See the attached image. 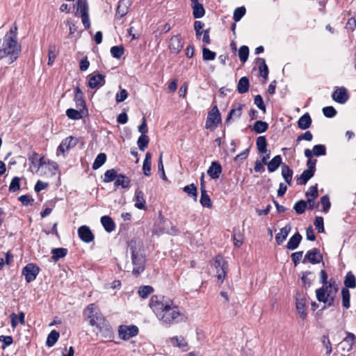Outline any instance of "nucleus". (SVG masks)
I'll return each mask as SVG.
<instances>
[{
  "instance_id": "obj_1",
  "label": "nucleus",
  "mask_w": 356,
  "mask_h": 356,
  "mask_svg": "<svg viewBox=\"0 0 356 356\" xmlns=\"http://www.w3.org/2000/svg\"><path fill=\"white\" fill-rule=\"evenodd\" d=\"M149 305L158 318L164 323L178 322V318L181 316L178 307L174 305L170 298L164 296H152Z\"/></svg>"
},
{
  "instance_id": "obj_2",
  "label": "nucleus",
  "mask_w": 356,
  "mask_h": 356,
  "mask_svg": "<svg viewBox=\"0 0 356 356\" xmlns=\"http://www.w3.org/2000/svg\"><path fill=\"white\" fill-rule=\"evenodd\" d=\"M127 258H130L131 263H126L125 270L131 272L136 277L139 276L145 270L146 265V257L141 240L134 238L128 243Z\"/></svg>"
},
{
  "instance_id": "obj_3",
  "label": "nucleus",
  "mask_w": 356,
  "mask_h": 356,
  "mask_svg": "<svg viewBox=\"0 0 356 356\" xmlns=\"http://www.w3.org/2000/svg\"><path fill=\"white\" fill-rule=\"evenodd\" d=\"M86 310L90 313L88 316L90 324L96 326L99 330V334L105 339H111L113 338V331L111 326L103 315L98 312L95 305L90 304L88 305Z\"/></svg>"
},
{
  "instance_id": "obj_4",
  "label": "nucleus",
  "mask_w": 356,
  "mask_h": 356,
  "mask_svg": "<svg viewBox=\"0 0 356 356\" xmlns=\"http://www.w3.org/2000/svg\"><path fill=\"white\" fill-rule=\"evenodd\" d=\"M21 51V47L17 44V38L5 35L3 38V48L0 49V59L8 55L14 56V59L18 57Z\"/></svg>"
},
{
  "instance_id": "obj_5",
  "label": "nucleus",
  "mask_w": 356,
  "mask_h": 356,
  "mask_svg": "<svg viewBox=\"0 0 356 356\" xmlns=\"http://www.w3.org/2000/svg\"><path fill=\"white\" fill-rule=\"evenodd\" d=\"M220 122L221 115L219 112L218 106L215 105L208 113L205 127L206 129H209L211 131H214Z\"/></svg>"
},
{
  "instance_id": "obj_6",
  "label": "nucleus",
  "mask_w": 356,
  "mask_h": 356,
  "mask_svg": "<svg viewBox=\"0 0 356 356\" xmlns=\"http://www.w3.org/2000/svg\"><path fill=\"white\" fill-rule=\"evenodd\" d=\"M355 339V337L353 333L347 332L346 337L338 344L341 356H346L347 353L352 350Z\"/></svg>"
},
{
  "instance_id": "obj_7",
  "label": "nucleus",
  "mask_w": 356,
  "mask_h": 356,
  "mask_svg": "<svg viewBox=\"0 0 356 356\" xmlns=\"http://www.w3.org/2000/svg\"><path fill=\"white\" fill-rule=\"evenodd\" d=\"M214 265L217 269L218 280L222 282L226 276L228 264L222 257L218 256L215 259Z\"/></svg>"
},
{
  "instance_id": "obj_8",
  "label": "nucleus",
  "mask_w": 356,
  "mask_h": 356,
  "mask_svg": "<svg viewBox=\"0 0 356 356\" xmlns=\"http://www.w3.org/2000/svg\"><path fill=\"white\" fill-rule=\"evenodd\" d=\"M40 271L39 267L31 263L27 264L22 270V275H24L27 282L33 281Z\"/></svg>"
},
{
  "instance_id": "obj_9",
  "label": "nucleus",
  "mask_w": 356,
  "mask_h": 356,
  "mask_svg": "<svg viewBox=\"0 0 356 356\" xmlns=\"http://www.w3.org/2000/svg\"><path fill=\"white\" fill-rule=\"evenodd\" d=\"M118 332L121 339L127 340L138 334V328L136 325H120Z\"/></svg>"
},
{
  "instance_id": "obj_10",
  "label": "nucleus",
  "mask_w": 356,
  "mask_h": 356,
  "mask_svg": "<svg viewBox=\"0 0 356 356\" xmlns=\"http://www.w3.org/2000/svg\"><path fill=\"white\" fill-rule=\"evenodd\" d=\"M323 261V256L317 248L309 250L302 261L303 263L309 261L313 264H319Z\"/></svg>"
},
{
  "instance_id": "obj_11",
  "label": "nucleus",
  "mask_w": 356,
  "mask_h": 356,
  "mask_svg": "<svg viewBox=\"0 0 356 356\" xmlns=\"http://www.w3.org/2000/svg\"><path fill=\"white\" fill-rule=\"evenodd\" d=\"M105 76L102 74H90L88 76V87L90 88H99L105 84Z\"/></svg>"
},
{
  "instance_id": "obj_12",
  "label": "nucleus",
  "mask_w": 356,
  "mask_h": 356,
  "mask_svg": "<svg viewBox=\"0 0 356 356\" xmlns=\"http://www.w3.org/2000/svg\"><path fill=\"white\" fill-rule=\"evenodd\" d=\"M78 142L79 140L76 138L69 136L62 140L58 147V151L64 153L65 151L69 150L70 148L75 147Z\"/></svg>"
},
{
  "instance_id": "obj_13",
  "label": "nucleus",
  "mask_w": 356,
  "mask_h": 356,
  "mask_svg": "<svg viewBox=\"0 0 356 356\" xmlns=\"http://www.w3.org/2000/svg\"><path fill=\"white\" fill-rule=\"evenodd\" d=\"M78 234L79 238L85 243H90L94 240V234L86 225L81 226L78 229Z\"/></svg>"
},
{
  "instance_id": "obj_14",
  "label": "nucleus",
  "mask_w": 356,
  "mask_h": 356,
  "mask_svg": "<svg viewBox=\"0 0 356 356\" xmlns=\"http://www.w3.org/2000/svg\"><path fill=\"white\" fill-rule=\"evenodd\" d=\"M332 97L335 102L339 104H344L348 99V95L347 93L346 88H341L335 90L333 92Z\"/></svg>"
},
{
  "instance_id": "obj_15",
  "label": "nucleus",
  "mask_w": 356,
  "mask_h": 356,
  "mask_svg": "<svg viewBox=\"0 0 356 356\" xmlns=\"http://www.w3.org/2000/svg\"><path fill=\"white\" fill-rule=\"evenodd\" d=\"M222 166L218 161H212L207 170V174L211 179H218L222 173Z\"/></svg>"
},
{
  "instance_id": "obj_16",
  "label": "nucleus",
  "mask_w": 356,
  "mask_h": 356,
  "mask_svg": "<svg viewBox=\"0 0 356 356\" xmlns=\"http://www.w3.org/2000/svg\"><path fill=\"white\" fill-rule=\"evenodd\" d=\"M184 43L179 35H174L171 38L169 47L175 53H179L183 48Z\"/></svg>"
},
{
  "instance_id": "obj_17",
  "label": "nucleus",
  "mask_w": 356,
  "mask_h": 356,
  "mask_svg": "<svg viewBox=\"0 0 356 356\" xmlns=\"http://www.w3.org/2000/svg\"><path fill=\"white\" fill-rule=\"evenodd\" d=\"M244 106L243 104H235L233 106V108L229 111L225 123L227 124L229 122L232 118H239L242 114V109Z\"/></svg>"
},
{
  "instance_id": "obj_18",
  "label": "nucleus",
  "mask_w": 356,
  "mask_h": 356,
  "mask_svg": "<svg viewBox=\"0 0 356 356\" xmlns=\"http://www.w3.org/2000/svg\"><path fill=\"white\" fill-rule=\"evenodd\" d=\"M332 288H327V284L325 286H322L316 291V298L318 301H324L325 296H335Z\"/></svg>"
},
{
  "instance_id": "obj_19",
  "label": "nucleus",
  "mask_w": 356,
  "mask_h": 356,
  "mask_svg": "<svg viewBox=\"0 0 356 356\" xmlns=\"http://www.w3.org/2000/svg\"><path fill=\"white\" fill-rule=\"evenodd\" d=\"M131 4L130 0H120L118 3L116 15H118L120 17H124L128 13Z\"/></svg>"
},
{
  "instance_id": "obj_20",
  "label": "nucleus",
  "mask_w": 356,
  "mask_h": 356,
  "mask_svg": "<svg viewBox=\"0 0 356 356\" xmlns=\"http://www.w3.org/2000/svg\"><path fill=\"white\" fill-rule=\"evenodd\" d=\"M302 238V237L301 234L299 232H296L290 238L286 245V248L291 250L296 249L301 242Z\"/></svg>"
},
{
  "instance_id": "obj_21",
  "label": "nucleus",
  "mask_w": 356,
  "mask_h": 356,
  "mask_svg": "<svg viewBox=\"0 0 356 356\" xmlns=\"http://www.w3.org/2000/svg\"><path fill=\"white\" fill-rule=\"evenodd\" d=\"M291 229V226L288 224L280 229V232L275 236L277 245H281L285 241Z\"/></svg>"
},
{
  "instance_id": "obj_22",
  "label": "nucleus",
  "mask_w": 356,
  "mask_h": 356,
  "mask_svg": "<svg viewBox=\"0 0 356 356\" xmlns=\"http://www.w3.org/2000/svg\"><path fill=\"white\" fill-rule=\"evenodd\" d=\"M134 200L136 201L135 207L139 209H145V200L144 199V193L142 191L136 189L135 191Z\"/></svg>"
},
{
  "instance_id": "obj_23",
  "label": "nucleus",
  "mask_w": 356,
  "mask_h": 356,
  "mask_svg": "<svg viewBox=\"0 0 356 356\" xmlns=\"http://www.w3.org/2000/svg\"><path fill=\"white\" fill-rule=\"evenodd\" d=\"M305 302L306 299L305 298L296 297V309L300 315V317L302 319H305L307 317Z\"/></svg>"
},
{
  "instance_id": "obj_24",
  "label": "nucleus",
  "mask_w": 356,
  "mask_h": 356,
  "mask_svg": "<svg viewBox=\"0 0 356 356\" xmlns=\"http://www.w3.org/2000/svg\"><path fill=\"white\" fill-rule=\"evenodd\" d=\"M293 172L289 165L285 163L282 165V176L286 184H291Z\"/></svg>"
},
{
  "instance_id": "obj_25",
  "label": "nucleus",
  "mask_w": 356,
  "mask_h": 356,
  "mask_svg": "<svg viewBox=\"0 0 356 356\" xmlns=\"http://www.w3.org/2000/svg\"><path fill=\"white\" fill-rule=\"evenodd\" d=\"M101 222L105 230L108 232H113L115 228V225L112 218L108 216H104L101 218Z\"/></svg>"
},
{
  "instance_id": "obj_26",
  "label": "nucleus",
  "mask_w": 356,
  "mask_h": 356,
  "mask_svg": "<svg viewBox=\"0 0 356 356\" xmlns=\"http://www.w3.org/2000/svg\"><path fill=\"white\" fill-rule=\"evenodd\" d=\"M131 180L124 175H118L117 179L114 183L115 186H121L123 188H128L130 186Z\"/></svg>"
},
{
  "instance_id": "obj_27",
  "label": "nucleus",
  "mask_w": 356,
  "mask_h": 356,
  "mask_svg": "<svg viewBox=\"0 0 356 356\" xmlns=\"http://www.w3.org/2000/svg\"><path fill=\"white\" fill-rule=\"evenodd\" d=\"M312 119L308 113L304 114L298 121V126L301 129H307L311 126Z\"/></svg>"
},
{
  "instance_id": "obj_28",
  "label": "nucleus",
  "mask_w": 356,
  "mask_h": 356,
  "mask_svg": "<svg viewBox=\"0 0 356 356\" xmlns=\"http://www.w3.org/2000/svg\"><path fill=\"white\" fill-rule=\"evenodd\" d=\"M282 164V157L280 155H277L274 156L268 163V170L270 172H275L279 166Z\"/></svg>"
},
{
  "instance_id": "obj_29",
  "label": "nucleus",
  "mask_w": 356,
  "mask_h": 356,
  "mask_svg": "<svg viewBox=\"0 0 356 356\" xmlns=\"http://www.w3.org/2000/svg\"><path fill=\"white\" fill-rule=\"evenodd\" d=\"M67 254V249L63 248H54L51 250V259L54 261H57L58 259L65 257Z\"/></svg>"
},
{
  "instance_id": "obj_30",
  "label": "nucleus",
  "mask_w": 356,
  "mask_h": 356,
  "mask_svg": "<svg viewBox=\"0 0 356 356\" xmlns=\"http://www.w3.org/2000/svg\"><path fill=\"white\" fill-rule=\"evenodd\" d=\"M250 87L249 79L246 76L241 78L237 86V90L239 93L243 94L248 91Z\"/></svg>"
},
{
  "instance_id": "obj_31",
  "label": "nucleus",
  "mask_w": 356,
  "mask_h": 356,
  "mask_svg": "<svg viewBox=\"0 0 356 356\" xmlns=\"http://www.w3.org/2000/svg\"><path fill=\"white\" fill-rule=\"evenodd\" d=\"M314 175V172L310 170H305L300 177L297 179V184L299 185H305Z\"/></svg>"
},
{
  "instance_id": "obj_32",
  "label": "nucleus",
  "mask_w": 356,
  "mask_h": 356,
  "mask_svg": "<svg viewBox=\"0 0 356 356\" xmlns=\"http://www.w3.org/2000/svg\"><path fill=\"white\" fill-rule=\"evenodd\" d=\"M74 99L78 108L81 109V108H84L86 107V103L83 99V93L79 87L75 88Z\"/></svg>"
},
{
  "instance_id": "obj_33",
  "label": "nucleus",
  "mask_w": 356,
  "mask_h": 356,
  "mask_svg": "<svg viewBox=\"0 0 356 356\" xmlns=\"http://www.w3.org/2000/svg\"><path fill=\"white\" fill-rule=\"evenodd\" d=\"M193 8V15L194 18L199 19L202 17L205 14V10L201 3H196L192 5Z\"/></svg>"
},
{
  "instance_id": "obj_34",
  "label": "nucleus",
  "mask_w": 356,
  "mask_h": 356,
  "mask_svg": "<svg viewBox=\"0 0 356 356\" xmlns=\"http://www.w3.org/2000/svg\"><path fill=\"white\" fill-rule=\"evenodd\" d=\"M257 148L260 153H266L267 140L265 136H259L256 140Z\"/></svg>"
},
{
  "instance_id": "obj_35",
  "label": "nucleus",
  "mask_w": 356,
  "mask_h": 356,
  "mask_svg": "<svg viewBox=\"0 0 356 356\" xmlns=\"http://www.w3.org/2000/svg\"><path fill=\"white\" fill-rule=\"evenodd\" d=\"M268 128V124L261 120H257L253 125V130L257 134H261L265 132Z\"/></svg>"
},
{
  "instance_id": "obj_36",
  "label": "nucleus",
  "mask_w": 356,
  "mask_h": 356,
  "mask_svg": "<svg viewBox=\"0 0 356 356\" xmlns=\"http://www.w3.org/2000/svg\"><path fill=\"white\" fill-rule=\"evenodd\" d=\"M344 285L346 286L345 288H351L354 289L356 287V279L355 275L351 273L348 272L346 274V276L345 277L344 280Z\"/></svg>"
},
{
  "instance_id": "obj_37",
  "label": "nucleus",
  "mask_w": 356,
  "mask_h": 356,
  "mask_svg": "<svg viewBox=\"0 0 356 356\" xmlns=\"http://www.w3.org/2000/svg\"><path fill=\"white\" fill-rule=\"evenodd\" d=\"M60 334L56 330H52L48 335L46 344L49 347H52L58 341Z\"/></svg>"
},
{
  "instance_id": "obj_38",
  "label": "nucleus",
  "mask_w": 356,
  "mask_h": 356,
  "mask_svg": "<svg viewBox=\"0 0 356 356\" xmlns=\"http://www.w3.org/2000/svg\"><path fill=\"white\" fill-rule=\"evenodd\" d=\"M200 202L202 204V206L204 207H207V208L211 207L212 202H211V200L209 196L208 195L206 190L202 189V191H201V197H200Z\"/></svg>"
},
{
  "instance_id": "obj_39",
  "label": "nucleus",
  "mask_w": 356,
  "mask_h": 356,
  "mask_svg": "<svg viewBox=\"0 0 356 356\" xmlns=\"http://www.w3.org/2000/svg\"><path fill=\"white\" fill-rule=\"evenodd\" d=\"M106 161V155L104 153L99 154L95 159L92 164V169L97 170Z\"/></svg>"
},
{
  "instance_id": "obj_40",
  "label": "nucleus",
  "mask_w": 356,
  "mask_h": 356,
  "mask_svg": "<svg viewBox=\"0 0 356 356\" xmlns=\"http://www.w3.org/2000/svg\"><path fill=\"white\" fill-rule=\"evenodd\" d=\"M183 190L188 195L193 197L195 201L197 200V187L194 184H191L184 186Z\"/></svg>"
},
{
  "instance_id": "obj_41",
  "label": "nucleus",
  "mask_w": 356,
  "mask_h": 356,
  "mask_svg": "<svg viewBox=\"0 0 356 356\" xmlns=\"http://www.w3.org/2000/svg\"><path fill=\"white\" fill-rule=\"evenodd\" d=\"M234 245L235 247L239 248L243 243V235L241 232L236 229H234L233 234Z\"/></svg>"
},
{
  "instance_id": "obj_42",
  "label": "nucleus",
  "mask_w": 356,
  "mask_h": 356,
  "mask_svg": "<svg viewBox=\"0 0 356 356\" xmlns=\"http://www.w3.org/2000/svg\"><path fill=\"white\" fill-rule=\"evenodd\" d=\"M341 296L343 306L348 309L350 307V292L347 288H343L341 289Z\"/></svg>"
},
{
  "instance_id": "obj_43",
  "label": "nucleus",
  "mask_w": 356,
  "mask_h": 356,
  "mask_svg": "<svg viewBox=\"0 0 356 356\" xmlns=\"http://www.w3.org/2000/svg\"><path fill=\"white\" fill-rule=\"evenodd\" d=\"M149 143V138L145 134H141L137 141V144L138 146V148L141 151H144L145 149L147 147Z\"/></svg>"
},
{
  "instance_id": "obj_44",
  "label": "nucleus",
  "mask_w": 356,
  "mask_h": 356,
  "mask_svg": "<svg viewBox=\"0 0 356 356\" xmlns=\"http://www.w3.org/2000/svg\"><path fill=\"white\" fill-rule=\"evenodd\" d=\"M117 177V172L115 169L108 170L104 173V181L106 183L111 182L116 179Z\"/></svg>"
},
{
  "instance_id": "obj_45",
  "label": "nucleus",
  "mask_w": 356,
  "mask_h": 356,
  "mask_svg": "<svg viewBox=\"0 0 356 356\" xmlns=\"http://www.w3.org/2000/svg\"><path fill=\"white\" fill-rule=\"evenodd\" d=\"M258 60L261 62L259 65V70L260 72L261 76L266 79L268 75V68L267 65L266 64V61L263 58H258Z\"/></svg>"
},
{
  "instance_id": "obj_46",
  "label": "nucleus",
  "mask_w": 356,
  "mask_h": 356,
  "mask_svg": "<svg viewBox=\"0 0 356 356\" xmlns=\"http://www.w3.org/2000/svg\"><path fill=\"white\" fill-rule=\"evenodd\" d=\"M246 9L244 6L236 8L234 11L233 18L236 22H239L245 15Z\"/></svg>"
},
{
  "instance_id": "obj_47",
  "label": "nucleus",
  "mask_w": 356,
  "mask_h": 356,
  "mask_svg": "<svg viewBox=\"0 0 356 356\" xmlns=\"http://www.w3.org/2000/svg\"><path fill=\"white\" fill-rule=\"evenodd\" d=\"M306 209L307 202L303 200L298 201L293 207V209L298 214L303 213L305 211Z\"/></svg>"
},
{
  "instance_id": "obj_48",
  "label": "nucleus",
  "mask_w": 356,
  "mask_h": 356,
  "mask_svg": "<svg viewBox=\"0 0 356 356\" xmlns=\"http://www.w3.org/2000/svg\"><path fill=\"white\" fill-rule=\"evenodd\" d=\"M249 56V48L247 46H241L238 49V57L241 62L245 63Z\"/></svg>"
},
{
  "instance_id": "obj_49",
  "label": "nucleus",
  "mask_w": 356,
  "mask_h": 356,
  "mask_svg": "<svg viewBox=\"0 0 356 356\" xmlns=\"http://www.w3.org/2000/svg\"><path fill=\"white\" fill-rule=\"evenodd\" d=\"M67 116L72 120H79L82 118L81 111L74 108H69L66 111Z\"/></svg>"
},
{
  "instance_id": "obj_50",
  "label": "nucleus",
  "mask_w": 356,
  "mask_h": 356,
  "mask_svg": "<svg viewBox=\"0 0 356 356\" xmlns=\"http://www.w3.org/2000/svg\"><path fill=\"white\" fill-rule=\"evenodd\" d=\"M216 56V52L211 51L207 47L202 48V57L204 60H213L215 59Z\"/></svg>"
},
{
  "instance_id": "obj_51",
  "label": "nucleus",
  "mask_w": 356,
  "mask_h": 356,
  "mask_svg": "<svg viewBox=\"0 0 356 356\" xmlns=\"http://www.w3.org/2000/svg\"><path fill=\"white\" fill-rule=\"evenodd\" d=\"M111 54L115 58H120L124 54V48L122 46H113L111 49Z\"/></svg>"
},
{
  "instance_id": "obj_52",
  "label": "nucleus",
  "mask_w": 356,
  "mask_h": 356,
  "mask_svg": "<svg viewBox=\"0 0 356 356\" xmlns=\"http://www.w3.org/2000/svg\"><path fill=\"white\" fill-rule=\"evenodd\" d=\"M153 291V288L151 286H143L139 288L138 294L143 298H147Z\"/></svg>"
},
{
  "instance_id": "obj_53",
  "label": "nucleus",
  "mask_w": 356,
  "mask_h": 356,
  "mask_svg": "<svg viewBox=\"0 0 356 356\" xmlns=\"http://www.w3.org/2000/svg\"><path fill=\"white\" fill-rule=\"evenodd\" d=\"M322 343L326 349V356H330V354L332 351V348L331 345V342L327 336L323 335L322 337Z\"/></svg>"
},
{
  "instance_id": "obj_54",
  "label": "nucleus",
  "mask_w": 356,
  "mask_h": 356,
  "mask_svg": "<svg viewBox=\"0 0 356 356\" xmlns=\"http://www.w3.org/2000/svg\"><path fill=\"white\" fill-rule=\"evenodd\" d=\"M313 154L316 156H324L326 154V148L323 145H316L313 147Z\"/></svg>"
},
{
  "instance_id": "obj_55",
  "label": "nucleus",
  "mask_w": 356,
  "mask_h": 356,
  "mask_svg": "<svg viewBox=\"0 0 356 356\" xmlns=\"http://www.w3.org/2000/svg\"><path fill=\"white\" fill-rule=\"evenodd\" d=\"M20 178L15 177L13 178L9 186V191L11 192H16L20 188Z\"/></svg>"
},
{
  "instance_id": "obj_56",
  "label": "nucleus",
  "mask_w": 356,
  "mask_h": 356,
  "mask_svg": "<svg viewBox=\"0 0 356 356\" xmlns=\"http://www.w3.org/2000/svg\"><path fill=\"white\" fill-rule=\"evenodd\" d=\"M305 196L307 199H309V197L316 199L318 196V192L317 188V185L312 186L309 188V191L306 192Z\"/></svg>"
},
{
  "instance_id": "obj_57",
  "label": "nucleus",
  "mask_w": 356,
  "mask_h": 356,
  "mask_svg": "<svg viewBox=\"0 0 356 356\" xmlns=\"http://www.w3.org/2000/svg\"><path fill=\"white\" fill-rule=\"evenodd\" d=\"M321 204L323 205V211L325 213H327L329 211L331 206L330 198L327 195L321 197Z\"/></svg>"
},
{
  "instance_id": "obj_58",
  "label": "nucleus",
  "mask_w": 356,
  "mask_h": 356,
  "mask_svg": "<svg viewBox=\"0 0 356 356\" xmlns=\"http://www.w3.org/2000/svg\"><path fill=\"white\" fill-rule=\"evenodd\" d=\"M323 115L327 118H333L337 115V111L333 106H326L323 108Z\"/></svg>"
},
{
  "instance_id": "obj_59",
  "label": "nucleus",
  "mask_w": 356,
  "mask_h": 356,
  "mask_svg": "<svg viewBox=\"0 0 356 356\" xmlns=\"http://www.w3.org/2000/svg\"><path fill=\"white\" fill-rule=\"evenodd\" d=\"M314 224L316 228L317 229L318 233H322L324 232L323 218L322 217H316Z\"/></svg>"
},
{
  "instance_id": "obj_60",
  "label": "nucleus",
  "mask_w": 356,
  "mask_h": 356,
  "mask_svg": "<svg viewBox=\"0 0 356 356\" xmlns=\"http://www.w3.org/2000/svg\"><path fill=\"white\" fill-rule=\"evenodd\" d=\"M56 47L55 45H51L49 49V60L48 65H51L54 62L56 57Z\"/></svg>"
},
{
  "instance_id": "obj_61",
  "label": "nucleus",
  "mask_w": 356,
  "mask_h": 356,
  "mask_svg": "<svg viewBox=\"0 0 356 356\" xmlns=\"http://www.w3.org/2000/svg\"><path fill=\"white\" fill-rule=\"evenodd\" d=\"M171 342L173 345H176L179 348H184L187 346V343L182 337L172 338Z\"/></svg>"
},
{
  "instance_id": "obj_62",
  "label": "nucleus",
  "mask_w": 356,
  "mask_h": 356,
  "mask_svg": "<svg viewBox=\"0 0 356 356\" xmlns=\"http://www.w3.org/2000/svg\"><path fill=\"white\" fill-rule=\"evenodd\" d=\"M81 20H82V22H83V24L85 29H89L90 26V19H89L88 10L81 12Z\"/></svg>"
},
{
  "instance_id": "obj_63",
  "label": "nucleus",
  "mask_w": 356,
  "mask_h": 356,
  "mask_svg": "<svg viewBox=\"0 0 356 356\" xmlns=\"http://www.w3.org/2000/svg\"><path fill=\"white\" fill-rule=\"evenodd\" d=\"M254 102L260 110H261L264 113L266 112V106L263 102L262 97L260 95L255 96Z\"/></svg>"
},
{
  "instance_id": "obj_64",
  "label": "nucleus",
  "mask_w": 356,
  "mask_h": 356,
  "mask_svg": "<svg viewBox=\"0 0 356 356\" xmlns=\"http://www.w3.org/2000/svg\"><path fill=\"white\" fill-rule=\"evenodd\" d=\"M128 96V92L125 89H121L120 92L116 94L115 100L117 103L124 101Z\"/></svg>"
}]
</instances>
